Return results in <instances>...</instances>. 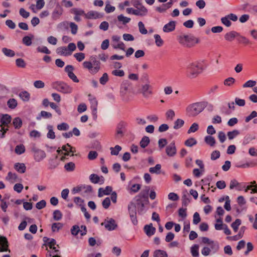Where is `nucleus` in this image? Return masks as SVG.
Listing matches in <instances>:
<instances>
[{
	"instance_id": "f257e3e1",
	"label": "nucleus",
	"mask_w": 257,
	"mask_h": 257,
	"mask_svg": "<svg viewBox=\"0 0 257 257\" xmlns=\"http://www.w3.org/2000/svg\"><path fill=\"white\" fill-rule=\"evenodd\" d=\"M208 66L206 61L204 59L192 62L187 66L186 75L189 79H195L201 74Z\"/></svg>"
},
{
	"instance_id": "f03ea898",
	"label": "nucleus",
	"mask_w": 257,
	"mask_h": 257,
	"mask_svg": "<svg viewBox=\"0 0 257 257\" xmlns=\"http://www.w3.org/2000/svg\"><path fill=\"white\" fill-rule=\"evenodd\" d=\"M136 93L135 87H132L127 82L123 83L120 88V96L121 100L125 102H128L133 100Z\"/></svg>"
},
{
	"instance_id": "7ed1b4c3",
	"label": "nucleus",
	"mask_w": 257,
	"mask_h": 257,
	"mask_svg": "<svg viewBox=\"0 0 257 257\" xmlns=\"http://www.w3.org/2000/svg\"><path fill=\"white\" fill-rule=\"evenodd\" d=\"M178 40L180 44L188 48L192 47L200 42L199 38L192 35H181L178 37Z\"/></svg>"
},
{
	"instance_id": "20e7f679",
	"label": "nucleus",
	"mask_w": 257,
	"mask_h": 257,
	"mask_svg": "<svg viewBox=\"0 0 257 257\" xmlns=\"http://www.w3.org/2000/svg\"><path fill=\"white\" fill-rule=\"evenodd\" d=\"M136 93H141L144 97H148L152 93V88L145 81H140L135 87Z\"/></svg>"
},
{
	"instance_id": "39448f33",
	"label": "nucleus",
	"mask_w": 257,
	"mask_h": 257,
	"mask_svg": "<svg viewBox=\"0 0 257 257\" xmlns=\"http://www.w3.org/2000/svg\"><path fill=\"white\" fill-rule=\"evenodd\" d=\"M203 110V105L199 102L191 104L188 105L186 109L187 114L189 116H195Z\"/></svg>"
},
{
	"instance_id": "423d86ee",
	"label": "nucleus",
	"mask_w": 257,
	"mask_h": 257,
	"mask_svg": "<svg viewBox=\"0 0 257 257\" xmlns=\"http://www.w3.org/2000/svg\"><path fill=\"white\" fill-rule=\"evenodd\" d=\"M100 63L99 61H84L83 63V67L88 69L89 72L92 74L97 73L100 69Z\"/></svg>"
},
{
	"instance_id": "0eeeda50",
	"label": "nucleus",
	"mask_w": 257,
	"mask_h": 257,
	"mask_svg": "<svg viewBox=\"0 0 257 257\" xmlns=\"http://www.w3.org/2000/svg\"><path fill=\"white\" fill-rule=\"evenodd\" d=\"M57 152L59 154H63V156L60 158V160L64 161L66 159V156L69 155L70 153H72L71 155V156L74 155L73 153L75 152V149L71 147L69 144H67L66 145L63 146L62 150L59 149Z\"/></svg>"
},
{
	"instance_id": "6e6552de",
	"label": "nucleus",
	"mask_w": 257,
	"mask_h": 257,
	"mask_svg": "<svg viewBox=\"0 0 257 257\" xmlns=\"http://www.w3.org/2000/svg\"><path fill=\"white\" fill-rule=\"evenodd\" d=\"M1 124V126L2 127V129L1 131L2 132V134L0 136L1 138H4L5 137V133L8 130V128H5V126H8V125L10 123L11 121V117L8 114L5 115H0Z\"/></svg>"
},
{
	"instance_id": "1a4fd4ad",
	"label": "nucleus",
	"mask_w": 257,
	"mask_h": 257,
	"mask_svg": "<svg viewBox=\"0 0 257 257\" xmlns=\"http://www.w3.org/2000/svg\"><path fill=\"white\" fill-rule=\"evenodd\" d=\"M52 86L59 91L63 93H69L71 91V88L64 81H54Z\"/></svg>"
},
{
	"instance_id": "9d476101",
	"label": "nucleus",
	"mask_w": 257,
	"mask_h": 257,
	"mask_svg": "<svg viewBox=\"0 0 257 257\" xmlns=\"http://www.w3.org/2000/svg\"><path fill=\"white\" fill-rule=\"evenodd\" d=\"M126 11L128 14H133L138 16H145L148 13V10L144 6H141L137 9L132 8H128L126 9Z\"/></svg>"
},
{
	"instance_id": "9b49d317",
	"label": "nucleus",
	"mask_w": 257,
	"mask_h": 257,
	"mask_svg": "<svg viewBox=\"0 0 257 257\" xmlns=\"http://www.w3.org/2000/svg\"><path fill=\"white\" fill-rule=\"evenodd\" d=\"M120 37L118 35L112 36V46L115 49H119L121 50H125V45L120 41Z\"/></svg>"
},
{
	"instance_id": "f8f14e48",
	"label": "nucleus",
	"mask_w": 257,
	"mask_h": 257,
	"mask_svg": "<svg viewBox=\"0 0 257 257\" xmlns=\"http://www.w3.org/2000/svg\"><path fill=\"white\" fill-rule=\"evenodd\" d=\"M63 9L59 3L56 5L55 9L53 10L51 14L52 19L54 21H56L60 18L63 15Z\"/></svg>"
},
{
	"instance_id": "ddd939ff",
	"label": "nucleus",
	"mask_w": 257,
	"mask_h": 257,
	"mask_svg": "<svg viewBox=\"0 0 257 257\" xmlns=\"http://www.w3.org/2000/svg\"><path fill=\"white\" fill-rule=\"evenodd\" d=\"M101 225H104L105 228L109 231L114 230L117 227L115 221L112 218H107L101 223Z\"/></svg>"
},
{
	"instance_id": "4468645a",
	"label": "nucleus",
	"mask_w": 257,
	"mask_h": 257,
	"mask_svg": "<svg viewBox=\"0 0 257 257\" xmlns=\"http://www.w3.org/2000/svg\"><path fill=\"white\" fill-rule=\"evenodd\" d=\"M32 151L34 153V159L37 162L41 161L46 156L45 152L43 150L34 148L32 149Z\"/></svg>"
},
{
	"instance_id": "2eb2a0df",
	"label": "nucleus",
	"mask_w": 257,
	"mask_h": 257,
	"mask_svg": "<svg viewBox=\"0 0 257 257\" xmlns=\"http://www.w3.org/2000/svg\"><path fill=\"white\" fill-rule=\"evenodd\" d=\"M128 211L132 223L134 225H137L138 220L136 216V209L134 204L128 205Z\"/></svg>"
},
{
	"instance_id": "dca6fc26",
	"label": "nucleus",
	"mask_w": 257,
	"mask_h": 257,
	"mask_svg": "<svg viewBox=\"0 0 257 257\" xmlns=\"http://www.w3.org/2000/svg\"><path fill=\"white\" fill-rule=\"evenodd\" d=\"M177 22L175 21H170L165 24L163 27V31L164 33H168L174 31L176 27Z\"/></svg>"
},
{
	"instance_id": "f3484780",
	"label": "nucleus",
	"mask_w": 257,
	"mask_h": 257,
	"mask_svg": "<svg viewBox=\"0 0 257 257\" xmlns=\"http://www.w3.org/2000/svg\"><path fill=\"white\" fill-rule=\"evenodd\" d=\"M89 100L90 102V108L92 110V113L93 115L96 116L98 102L96 99L91 96L90 94L88 95Z\"/></svg>"
},
{
	"instance_id": "a211bd4d",
	"label": "nucleus",
	"mask_w": 257,
	"mask_h": 257,
	"mask_svg": "<svg viewBox=\"0 0 257 257\" xmlns=\"http://www.w3.org/2000/svg\"><path fill=\"white\" fill-rule=\"evenodd\" d=\"M235 188L237 190L241 191L243 189H245V186L243 183H239L235 179L231 180L229 184L230 189H233Z\"/></svg>"
},
{
	"instance_id": "6ab92c4d",
	"label": "nucleus",
	"mask_w": 257,
	"mask_h": 257,
	"mask_svg": "<svg viewBox=\"0 0 257 257\" xmlns=\"http://www.w3.org/2000/svg\"><path fill=\"white\" fill-rule=\"evenodd\" d=\"M177 150L174 142L168 145L166 148V153L168 156L173 157L176 154Z\"/></svg>"
},
{
	"instance_id": "aec40b11",
	"label": "nucleus",
	"mask_w": 257,
	"mask_h": 257,
	"mask_svg": "<svg viewBox=\"0 0 257 257\" xmlns=\"http://www.w3.org/2000/svg\"><path fill=\"white\" fill-rule=\"evenodd\" d=\"M85 17L88 19H96L102 18L103 14L95 11H90L85 14Z\"/></svg>"
},
{
	"instance_id": "412c9836",
	"label": "nucleus",
	"mask_w": 257,
	"mask_h": 257,
	"mask_svg": "<svg viewBox=\"0 0 257 257\" xmlns=\"http://www.w3.org/2000/svg\"><path fill=\"white\" fill-rule=\"evenodd\" d=\"M10 250L8 249V242L7 238L4 236L0 237V251L4 252Z\"/></svg>"
},
{
	"instance_id": "4be33fe9",
	"label": "nucleus",
	"mask_w": 257,
	"mask_h": 257,
	"mask_svg": "<svg viewBox=\"0 0 257 257\" xmlns=\"http://www.w3.org/2000/svg\"><path fill=\"white\" fill-rule=\"evenodd\" d=\"M111 191L112 187L110 186H107L105 188H100L98 190V196L102 197L104 195H109Z\"/></svg>"
},
{
	"instance_id": "5701e85b",
	"label": "nucleus",
	"mask_w": 257,
	"mask_h": 257,
	"mask_svg": "<svg viewBox=\"0 0 257 257\" xmlns=\"http://www.w3.org/2000/svg\"><path fill=\"white\" fill-rule=\"evenodd\" d=\"M144 231L148 236H151L154 234L156 231V228L153 226V224L152 223H150L149 225L145 226Z\"/></svg>"
},
{
	"instance_id": "b1692460",
	"label": "nucleus",
	"mask_w": 257,
	"mask_h": 257,
	"mask_svg": "<svg viewBox=\"0 0 257 257\" xmlns=\"http://www.w3.org/2000/svg\"><path fill=\"white\" fill-rule=\"evenodd\" d=\"M124 127V122H121L118 124L116 131V138L119 139L123 136Z\"/></svg>"
},
{
	"instance_id": "393cba45",
	"label": "nucleus",
	"mask_w": 257,
	"mask_h": 257,
	"mask_svg": "<svg viewBox=\"0 0 257 257\" xmlns=\"http://www.w3.org/2000/svg\"><path fill=\"white\" fill-rule=\"evenodd\" d=\"M202 242L204 244H207L208 245H211V248L212 249H213V248L218 249V244L216 243H215L213 241L211 240L208 237H203L202 238Z\"/></svg>"
},
{
	"instance_id": "a878e982",
	"label": "nucleus",
	"mask_w": 257,
	"mask_h": 257,
	"mask_svg": "<svg viewBox=\"0 0 257 257\" xmlns=\"http://www.w3.org/2000/svg\"><path fill=\"white\" fill-rule=\"evenodd\" d=\"M251 190L250 193H257V185L255 181L250 182V184L248 185L245 189L244 191L247 192L248 190Z\"/></svg>"
},
{
	"instance_id": "bb28decb",
	"label": "nucleus",
	"mask_w": 257,
	"mask_h": 257,
	"mask_svg": "<svg viewBox=\"0 0 257 257\" xmlns=\"http://www.w3.org/2000/svg\"><path fill=\"white\" fill-rule=\"evenodd\" d=\"M56 52L58 54L64 56L71 55L67 49V48L65 46L58 47L56 49Z\"/></svg>"
},
{
	"instance_id": "cd10ccee",
	"label": "nucleus",
	"mask_w": 257,
	"mask_h": 257,
	"mask_svg": "<svg viewBox=\"0 0 257 257\" xmlns=\"http://www.w3.org/2000/svg\"><path fill=\"white\" fill-rule=\"evenodd\" d=\"M237 36H239L238 33L235 31H231L225 35L224 38L228 41H232Z\"/></svg>"
},
{
	"instance_id": "c85d7f7f",
	"label": "nucleus",
	"mask_w": 257,
	"mask_h": 257,
	"mask_svg": "<svg viewBox=\"0 0 257 257\" xmlns=\"http://www.w3.org/2000/svg\"><path fill=\"white\" fill-rule=\"evenodd\" d=\"M257 166V160L252 161L249 163H246L243 164L236 165V167L239 168H247L249 167H253Z\"/></svg>"
},
{
	"instance_id": "c756f323",
	"label": "nucleus",
	"mask_w": 257,
	"mask_h": 257,
	"mask_svg": "<svg viewBox=\"0 0 257 257\" xmlns=\"http://www.w3.org/2000/svg\"><path fill=\"white\" fill-rule=\"evenodd\" d=\"M217 225L215 226V229L217 230H220L223 229L224 230V232L226 235H230L231 234V231L228 228L227 225L226 224L224 225Z\"/></svg>"
},
{
	"instance_id": "7c9ffc66",
	"label": "nucleus",
	"mask_w": 257,
	"mask_h": 257,
	"mask_svg": "<svg viewBox=\"0 0 257 257\" xmlns=\"http://www.w3.org/2000/svg\"><path fill=\"white\" fill-rule=\"evenodd\" d=\"M205 142L210 147H214L216 144V141L211 136H207L204 138Z\"/></svg>"
},
{
	"instance_id": "2f4dec72",
	"label": "nucleus",
	"mask_w": 257,
	"mask_h": 257,
	"mask_svg": "<svg viewBox=\"0 0 257 257\" xmlns=\"http://www.w3.org/2000/svg\"><path fill=\"white\" fill-rule=\"evenodd\" d=\"M15 169L20 173H24L26 171V167L24 163H16L14 166Z\"/></svg>"
},
{
	"instance_id": "473e14b6",
	"label": "nucleus",
	"mask_w": 257,
	"mask_h": 257,
	"mask_svg": "<svg viewBox=\"0 0 257 257\" xmlns=\"http://www.w3.org/2000/svg\"><path fill=\"white\" fill-rule=\"evenodd\" d=\"M154 257H168V254L165 250L157 249L154 251Z\"/></svg>"
},
{
	"instance_id": "72a5a7b5",
	"label": "nucleus",
	"mask_w": 257,
	"mask_h": 257,
	"mask_svg": "<svg viewBox=\"0 0 257 257\" xmlns=\"http://www.w3.org/2000/svg\"><path fill=\"white\" fill-rule=\"evenodd\" d=\"M6 179L12 183H14L18 181L17 175L15 173H13L11 172H9Z\"/></svg>"
},
{
	"instance_id": "f704fd0d",
	"label": "nucleus",
	"mask_w": 257,
	"mask_h": 257,
	"mask_svg": "<svg viewBox=\"0 0 257 257\" xmlns=\"http://www.w3.org/2000/svg\"><path fill=\"white\" fill-rule=\"evenodd\" d=\"M249 221L252 223V227L254 229H257V213L254 215V217L252 215L248 216Z\"/></svg>"
},
{
	"instance_id": "c9c22d12",
	"label": "nucleus",
	"mask_w": 257,
	"mask_h": 257,
	"mask_svg": "<svg viewBox=\"0 0 257 257\" xmlns=\"http://www.w3.org/2000/svg\"><path fill=\"white\" fill-rule=\"evenodd\" d=\"M3 53L5 55L8 57H12L15 56V52L11 49L7 48H3L2 49Z\"/></svg>"
},
{
	"instance_id": "e433bc0d",
	"label": "nucleus",
	"mask_w": 257,
	"mask_h": 257,
	"mask_svg": "<svg viewBox=\"0 0 257 257\" xmlns=\"http://www.w3.org/2000/svg\"><path fill=\"white\" fill-rule=\"evenodd\" d=\"M63 226V224L60 222L54 223L52 224V230L53 232H57Z\"/></svg>"
},
{
	"instance_id": "4c0bfd02",
	"label": "nucleus",
	"mask_w": 257,
	"mask_h": 257,
	"mask_svg": "<svg viewBox=\"0 0 257 257\" xmlns=\"http://www.w3.org/2000/svg\"><path fill=\"white\" fill-rule=\"evenodd\" d=\"M8 107L11 109H15L17 105V101L14 98L10 99L7 102Z\"/></svg>"
},
{
	"instance_id": "58836bf2",
	"label": "nucleus",
	"mask_w": 257,
	"mask_h": 257,
	"mask_svg": "<svg viewBox=\"0 0 257 257\" xmlns=\"http://www.w3.org/2000/svg\"><path fill=\"white\" fill-rule=\"evenodd\" d=\"M15 152L18 155L22 154L25 152V147L23 144L17 145L15 148Z\"/></svg>"
},
{
	"instance_id": "ea45409f",
	"label": "nucleus",
	"mask_w": 257,
	"mask_h": 257,
	"mask_svg": "<svg viewBox=\"0 0 257 257\" xmlns=\"http://www.w3.org/2000/svg\"><path fill=\"white\" fill-rule=\"evenodd\" d=\"M155 44L158 47H161L163 45L164 41L158 34H155L154 36Z\"/></svg>"
},
{
	"instance_id": "a19ab883",
	"label": "nucleus",
	"mask_w": 257,
	"mask_h": 257,
	"mask_svg": "<svg viewBox=\"0 0 257 257\" xmlns=\"http://www.w3.org/2000/svg\"><path fill=\"white\" fill-rule=\"evenodd\" d=\"M117 19L118 21L121 22L123 25L128 23L131 21L130 18L124 17L122 15H118L117 16Z\"/></svg>"
},
{
	"instance_id": "79ce46f5",
	"label": "nucleus",
	"mask_w": 257,
	"mask_h": 257,
	"mask_svg": "<svg viewBox=\"0 0 257 257\" xmlns=\"http://www.w3.org/2000/svg\"><path fill=\"white\" fill-rule=\"evenodd\" d=\"M199 245L195 244L191 248V252L193 256L198 257L199 256Z\"/></svg>"
},
{
	"instance_id": "37998d69",
	"label": "nucleus",
	"mask_w": 257,
	"mask_h": 257,
	"mask_svg": "<svg viewBox=\"0 0 257 257\" xmlns=\"http://www.w3.org/2000/svg\"><path fill=\"white\" fill-rule=\"evenodd\" d=\"M239 132L238 130H234L232 131L228 132L227 135L229 140H232L239 135Z\"/></svg>"
},
{
	"instance_id": "c03bdc74",
	"label": "nucleus",
	"mask_w": 257,
	"mask_h": 257,
	"mask_svg": "<svg viewBox=\"0 0 257 257\" xmlns=\"http://www.w3.org/2000/svg\"><path fill=\"white\" fill-rule=\"evenodd\" d=\"M161 169V165L160 164H157L154 167L150 168L149 171L151 173L159 174L160 173Z\"/></svg>"
},
{
	"instance_id": "a18cd8bd",
	"label": "nucleus",
	"mask_w": 257,
	"mask_h": 257,
	"mask_svg": "<svg viewBox=\"0 0 257 257\" xmlns=\"http://www.w3.org/2000/svg\"><path fill=\"white\" fill-rule=\"evenodd\" d=\"M111 151V155H117L119 153V152L121 150V147L119 146V145H116L114 148L111 147L110 149Z\"/></svg>"
},
{
	"instance_id": "49530a36",
	"label": "nucleus",
	"mask_w": 257,
	"mask_h": 257,
	"mask_svg": "<svg viewBox=\"0 0 257 257\" xmlns=\"http://www.w3.org/2000/svg\"><path fill=\"white\" fill-rule=\"evenodd\" d=\"M37 51L38 52L46 54H50L51 53V51L48 49V48L44 46L38 47L37 48Z\"/></svg>"
},
{
	"instance_id": "de8ad7c7",
	"label": "nucleus",
	"mask_w": 257,
	"mask_h": 257,
	"mask_svg": "<svg viewBox=\"0 0 257 257\" xmlns=\"http://www.w3.org/2000/svg\"><path fill=\"white\" fill-rule=\"evenodd\" d=\"M33 37V35H31V37L28 36H25L23 38V43L27 46L31 45L32 39Z\"/></svg>"
},
{
	"instance_id": "09e8293b",
	"label": "nucleus",
	"mask_w": 257,
	"mask_h": 257,
	"mask_svg": "<svg viewBox=\"0 0 257 257\" xmlns=\"http://www.w3.org/2000/svg\"><path fill=\"white\" fill-rule=\"evenodd\" d=\"M150 143V139L148 137H144L140 142V146L142 148H146Z\"/></svg>"
},
{
	"instance_id": "8fccbe9b",
	"label": "nucleus",
	"mask_w": 257,
	"mask_h": 257,
	"mask_svg": "<svg viewBox=\"0 0 257 257\" xmlns=\"http://www.w3.org/2000/svg\"><path fill=\"white\" fill-rule=\"evenodd\" d=\"M53 217L55 220L59 221L61 219L62 214L60 210H56L53 212Z\"/></svg>"
},
{
	"instance_id": "3c124183",
	"label": "nucleus",
	"mask_w": 257,
	"mask_h": 257,
	"mask_svg": "<svg viewBox=\"0 0 257 257\" xmlns=\"http://www.w3.org/2000/svg\"><path fill=\"white\" fill-rule=\"evenodd\" d=\"M89 179L91 182L94 184L98 183L100 182V177L97 175L94 174L90 175Z\"/></svg>"
},
{
	"instance_id": "603ef678",
	"label": "nucleus",
	"mask_w": 257,
	"mask_h": 257,
	"mask_svg": "<svg viewBox=\"0 0 257 257\" xmlns=\"http://www.w3.org/2000/svg\"><path fill=\"white\" fill-rule=\"evenodd\" d=\"M20 98L25 101H28L30 99V94L27 91L21 92L19 93Z\"/></svg>"
},
{
	"instance_id": "864d4df0",
	"label": "nucleus",
	"mask_w": 257,
	"mask_h": 257,
	"mask_svg": "<svg viewBox=\"0 0 257 257\" xmlns=\"http://www.w3.org/2000/svg\"><path fill=\"white\" fill-rule=\"evenodd\" d=\"M13 124L16 128H19L22 125V121L19 117L14 119Z\"/></svg>"
},
{
	"instance_id": "5fc2aeb1",
	"label": "nucleus",
	"mask_w": 257,
	"mask_h": 257,
	"mask_svg": "<svg viewBox=\"0 0 257 257\" xmlns=\"http://www.w3.org/2000/svg\"><path fill=\"white\" fill-rule=\"evenodd\" d=\"M221 22L226 27H229L231 25V22L227 15L221 18Z\"/></svg>"
},
{
	"instance_id": "6e6d98bb",
	"label": "nucleus",
	"mask_w": 257,
	"mask_h": 257,
	"mask_svg": "<svg viewBox=\"0 0 257 257\" xmlns=\"http://www.w3.org/2000/svg\"><path fill=\"white\" fill-rule=\"evenodd\" d=\"M175 112L172 109H169L166 112V117L167 119L173 120L175 116Z\"/></svg>"
},
{
	"instance_id": "4d7b16f0",
	"label": "nucleus",
	"mask_w": 257,
	"mask_h": 257,
	"mask_svg": "<svg viewBox=\"0 0 257 257\" xmlns=\"http://www.w3.org/2000/svg\"><path fill=\"white\" fill-rule=\"evenodd\" d=\"M75 164L73 162L68 163L64 166L65 169L68 172L73 171L75 169Z\"/></svg>"
},
{
	"instance_id": "13d9d810",
	"label": "nucleus",
	"mask_w": 257,
	"mask_h": 257,
	"mask_svg": "<svg viewBox=\"0 0 257 257\" xmlns=\"http://www.w3.org/2000/svg\"><path fill=\"white\" fill-rule=\"evenodd\" d=\"M184 124V121L181 119H177L174 122V128L177 130L181 127Z\"/></svg>"
},
{
	"instance_id": "bf43d9fd",
	"label": "nucleus",
	"mask_w": 257,
	"mask_h": 257,
	"mask_svg": "<svg viewBox=\"0 0 257 257\" xmlns=\"http://www.w3.org/2000/svg\"><path fill=\"white\" fill-rule=\"evenodd\" d=\"M138 27L140 32L143 35L147 34L148 31L145 27V25L142 22H139L138 23Z\"/></svg>"
},
{
	"instance_id": "052dcab7",
	"label": "nucleus",
	"mask_w": 257,
	"mask_h": 257,
	"mask_svg": "<svg viewBox=\"0 0 257 257\" xmlns=\"http://www.w3.org/2000/svg\"><path fill=\"white\" fill-rule=\"evenodd\" d=\"M199 129V125L197 123H193L188 130L187 133L190 134L192 133H195Z\"/></svg>"
},
{
	"instance_id": "680f3d73",
	"label": "nucleus",
	"mask_w": 257,
	"mask_h": 257,
	"mask_svg": "<svg viewBox=\"0 0 257 257\" xmlns=\"http://www.w3.org/2000/svg\"><path fill=\"white\" fill-rule=\"evenodd\" d=\"M241 224V220L239 219H236L234 222L231 224V227L233 230L236 232H237L239 226Z\"/></svg>"
},
{
	"instance_id": "e2e57ef3",
	"label": "nucleus",
	"mask_w": 257,
	"mask_h": 257,
	"mask_svg": "<svg viewBox=\"0 0 257 257\" xmlns=\"http://www.w3.org/2000/svg\"><path fill=\"white\" fill-rule=\"evenodd\" d=\"M197 144L196 140L193 138L187 140L185 142V145L187 147H192Z\"/></svg>"
},
{
	"instance_id": "0e129e2a",
	"label": "nucleus",
	"mask_w": 257,
	"mask_h": 257,
	"mask_svg": "<svg viewBox=\"0 0 257 257\" xmlns=\"http://www.w3.org/2000/svg\"><path fill=\"white\" fill-rule=\"evenodd\" d=\"M69 26L71 28V33L73 35H75L77 33L78 30L77 25L73 22H70L69 23Z\"/></svg>"
},
{
	"instance_id": "69168bd1",
	"label": "nucleus",
	"mask_w": 257,
	"mask_h": 257,
	"mask_svg": "<svg viewBox=\"0 0 257 257\" xmlns=\"http://www.w3.org/2000/svg\"><path fill=\"white\" fill-rule=\"evenodd\" d=\"M102 205L104 209H107L109 208L110 205V199L109 197L105 198L102 202Z\"/></svg>"
},
{
	"instance_id": "338daca9",
	"label": "nucleus",
	"mask_w": 257,
	"mask_h": 257,
	"mask_svg": "<svg viewBox=\"0 0 257 257\" xmlns=\"http://www.w3.org/2000/svg\"><path fill=\"white\" fill-rule=\"evenodd\" d=\"M257 116V112L256 111H253L251 113L245 118V121L246 122H249L251 119L255 118Z\"/></svg>"
},
{
	"instance_id": "774afa93",
	"label": "nucleus",
	"mask_w": 257,
	"mask_h": 257,
	"mask_svg": "<svg viewBox=\"0 0 257 257\" xmlns=\"http://www.w3.org/2000/svg\"><path fill=\"white\" fill-rule=\"evenodd\" d=\"M20 15L24 18L27 19L30 16V13L26 11L24 8H21L19 10Z\"/></svg>"
}]
</instances>
